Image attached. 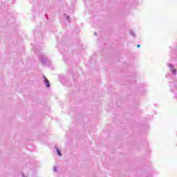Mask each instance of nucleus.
Listing matches in <instances>:
<instances>
[{"instance_id":"nucleus-1","label":"nucleus","mask_w":177,"mask_h":177,"mask_svg":"<svg viewBox=\"0 0 177 177\" xmlns=\"http://www.w3.org/2000/svg\"><path fill=\"white\" fill-rule=\"evenodd\" d=\"M44 83L45 85L47 86V88H49V86H50V84H49V80H48V79L44 76Z\"/></svg>"},{"instance_id":"nucleus-2","label":"nucleus","mask_w":177,"mask_h":177,"mask_svg":"<svg viewBox=\"0 0 177 177\" xmlns=\"http://www.w3.org/2000/svg\"><path fill=\"white\" fill-rule=\"evenodd\" d=\"M57 153L58 156H62V153L60 152V150H59V149H57Z\"/></svg>"},{"instance_id":"nucleus-3","label":"nucleus","mask_w":177,"mask_h":177,"mask_svg":"<svg viewBox=\"0 0 177 177\" xmlns=\"http://www.w3.org/2000/svg\"><path fill=\"white\" fill-rule=\"evenodd\" d=\"M174 74H176V71H174Z\"/></svg>"},{"instance_id":"nucleus-4","label":"nucleus","mask_w":177,"mask_h":177,"mask_svg":"<svg viewBox=\"0 0 177 177\" xmlns=\"http://www.w3.org/2000/svg\"><path fill=\"white\" fill-rule=\"evenodd\" d=\"M140 46V44L137 45V48H139Z\"/></svg>"}]
</instances>
